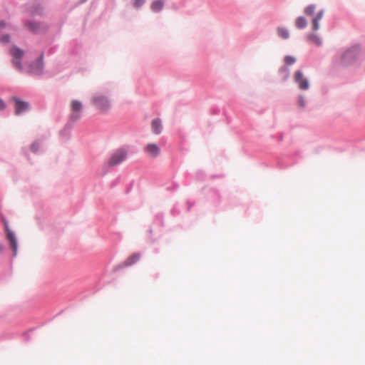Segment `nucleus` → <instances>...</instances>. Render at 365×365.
<instances>
[{
  "instance_id": "6",
  "label": "nucleus",
  "mask_w": 365,
  "mask_h": 365,
  "mask_svg": "<svg viewBox=\"0 0 365 365\" xmlns=\"http://www.w3.org/2000/svg\"><path fill=\"white\" fill-rule=\"evenodd\" d=\"M10 100L14 104V113L16 115H21L31 109L29 102L23 100L19 96H13Z\"/></svg>"
},
{
  "instance_id": "8",
  "label": "nucleus",
  "mask_w": 365,
  "mask_h": 365,
  "mask_svg": "<svg viewBox=\"0 0 365 365\" xmlns=\"http://www.w3.org/2000/svg\"><path fill=\"white\" fill-rule=\"evenodd\" d=\"M11 55L12 56L13 64L20 71H22L24 69L22 61L25 55V51L14 44L10 49Z\"/></svg>"
},
{
  "instance_id": "38",
  "label": "nucleus",
  "mask_w": 365,
  "mask_h": 365,
  "mask_svg": "<svg viewBox=\"0 0 365 365\" xmlns=\"http://www.w3.org/2000/svg\"><path fill=\"white\" fill-rule=\"evenodd\" d=\"M121 180V176L118 175L114 180L110 182V187L113 188L117 186Z\"/></svg>"
},
{
  "instance_id": "24",
  "label": "nucleus",
  "mask_w": 365,
  "mask_h": 365,
  "mask_svg": "<svg viewBox=\"0 0 365 365\" xmlns=\"http://www.w3.org/2000/svg\"><path fill=\"white\" fill-rule=\"evenodd\" d=\"M42 13V8L40 4H33L30 9V14L32 16L36 15H41Z\"/></svg>"
},
{
  "instance_id": "12",
  "label": "nucleus",
  "mask_w": 365,
  "mask_h": 365,
  "mask_svg": "<svg viewBox=\"0 0 365 365\" xmlns=\"http://www.w3.org/2000/svg\"><path fill=\"white\" fill-rule=\"evenodd\" d=\"M294 81L298 84L301 90L307 91L310 88L309 80L304 76L302 70H297L294 73Z\"/></svg>"
},
{
  "instance_id": "27",
  "label": "nucleus",
  "mask_w": 365,
  "mask_h": 365,
  "mask_svg": "<svg viewBox=\"0 0 365 365\" xmlns=\"http://www.w3.org/2000/svg\"><path fill=\"white\" fill-rule=\"evenodd\" d=\"M38 329V327H31L30 329H29L27 331H25L22 333V336L24 337V341L26 342H29L31 340V334H32L35 330H36Z\"/></svg>"
},
{
  "instance_id": "5",
  "label": "nucleus",
  "mask_w": 365,
  "mask_h": 365,
  "mask_svg": "<svg viewBox=\"0 0 365 365\" xmlns=\"http://www.w3.org/2000/svg\"><path fill=\"white\" fill-rule=\"evenodd\" d=\"M44 56L45 51H42L38 56L30 63L28 70L30 75L40 76L43 73L45 68Z\"/></svg>"
},
{
  "instance_id": "2",
  "label": "nucleus",
  "mask_w": 365,
  "mask_h": 365,
  "mask_svg": "<svg viewBox=\"0 0 365 365\" xmlns=\"http://www.w3.org/2000/svg\"><path fill=\"white\" fill-rule=\"evenodd\" d=\"M128 150L126 147L122 146L116 149L111 155L108 160L102 166V176L107 175L110 168L118 165L128 158Z\"/></svg>"
},
{
  "instance_id": "7",
  "label": "nucleus",
  "mask_w": 365,
  "mask_h": 365,
  "mask_svg": "<svg viewBox=\"0 0 365 365\" xmlns=\"http://www.w3.org/2000/svg\"><path fill=\"white\" fill-rule=\"evenodd\" d=\"M92 103L100 112H107L111 107L109 98L102 94L93 95Z\"/></svg>"
},
{
  "instance_id": "42",
  "label": "nucleus",
  "mask_w": 365,
  "mask_h": 365,
  "mask_svg": "<svg viewBox=\"0 0 365 365\" xmlns=\"http://www.w3.org/2000/svg\"><path fill=\"white\" fill-rule=\"evenodd\" d=\"M178 187H179L178 183L173 182V184L171 187H168V190L173 192V191L176 190L178 188Z\"/></svg>"
},
{
  "instance_id": "31",
  "label": "nucleus",
  "mask_w": 365,
  "mask_h": 365,
  "mask_svg": "<svg viewBox=\"0 0 365 365\" xmlns=\"http://www.w3.org/2000/svg\"><path fill=\"white\" fill-rule=\"evenodd\" d=\"M64 312V309H62L59 312H58L53 317L51 318V319H48V320H46L45 322L39 324L36 327L40 328L46 324H47L48 323H50L51 322H52L53 320V319L59 315H61L63 312Z\"/></svg>"
},
{
  "instance_id": "53",
  "label": "nucleus",
  "mask_w": 365,
  "mask_h": 365,
  "mask_svg": "<svg viewBox=\"0 0 365 365\" xmlns=\"http://www.w3.org/2000/svg\"><path fill=\"white\" fill-rule=\"evenodd\" d=\"M150 241L151 243H154L155 242V240L153 239V238H150Z\"/></svg>"
},
{
  "instance_id": "20",
  "label": "nucleus",
  "mask_w": 365,
  "mask_h": 365,
  "mask_svg": "<svg viewBox=\"0 0 365 365\" xmlns=\"http://www.w3.org/2000/svg\"><path fill=\"white\" fill-rule=\"evenodd\" d=\"M295 24L297 29H304L307 26L308 22L304 16H299L297 18Z\"/></svg>"
},
{
  "instance_id": "29",
  "label": "nucleus",
  "mask_w": 365,
  "mask_h": 365,
  "mask_svg": "<svg viewBox=\"0 0 365 365\" xmlns=\"http://www.w3.org/2000/svg\"><path fill=\"white\" fill-rule=\"evenodd\" d=\"M11 41V36L9 34H4L0 36V42L4 44L9 43Z\"/></svg>"
},
{
  "instance_id": "40",
  "label": "nucleus",
  "mask_w": 365,
  "mask_h": 365,
  "mask_svg": "<svg viewBox=\"0 0 365 365\" xmlns=\"http://www.w3.org/2000/svg\"><path fill=\"white\" fill-rule=\"evenodd\" d=\"M21 152H22V153L24 154V155L27 158V160H28L29 161H30V155H29V150H28V149H27V148H23L21 149Z\"/></svg>"
},
{
  "instance_id": "18",
  "label": "nucleus",
  "mask_w": 365,
  "mask_h": 365,
  "mask_svg": "<svg viewBox=\"0 0 365 365\" xmlns=\"http://www.w3.org/2000/svg\"><path fill=\"white\" fill-rule=\"evenodd\" d=\"M145 150L153 158H156L160 153V148L156 143H148L145 147Z\"/></svg>"
},
{
  "instance_id": "48",
  "label": "nucleus",
  "mask_w": 365,
  "mask_h": 365,
  "mask_svg": "<svg viewBox=\"0 0 365 365\" xmlns=\"http://www.w3.org/2000/svg\"><path fill=\"white\" fill-rule=\"evenodd\" d=\"M279 142H281L283 140V133H280L279 137H278V140H277Z\"/></svg>"
},
{
  "instance_id": "22",
  "label": "nucleus",
  "mask_w": 365,
  "mask_h": 365,
  "mask_svg": "<svg viewBox=\"0 0 365 365\" xmlns=\"http://www.w3.org/2000/svg\"><path fill=\"white\" fill-rule=\"evenodd\" d=\"M279 73L282 76V81L284 82L287 81L290 76L289 67H287V66L284 65L282 66L279 68Z\"/></svg>"
},
{
  "instance_id": "54",
  "label": "nucleus",
  "mask_w": 365,
  "mask_h": 365,
  "mask_svg": "<svg viewBox=\"0 0 365 365\" xmlns=\"http://www.w3.org/2000/svg\"><path fill=\"white\" fill-rule=\"evenodd\" d=\"M61 31V28L60 27L59 29H58V34H60Z\"/></svg>"
},
{
  "instance_id": "47",
  "label": "nucleus",
  "mask_w": 365,
  "mask_h": 365,
  "mask_svg": "<svg viewBox=\"0 0 365 365\" xmlns=\"http://www.w3.org/2000/svg\"><path fill=\"white\" fill-rule=\"evenodd\" d=\"M86 1H88V0H78L76 4L81 5V4L86 3Z\"/></svg>"
},
{
  "instance_id": "43",
  "label": "nucleus",
  "mask_w": 365,
  "mask_h": 365,
  "mask_svg": "<svg viewBox=\"0 0 365 365\" xmlns=\"http://www.w3.org/2000/svg\"><path fill=\"white\" fill-rule=\"evenodd\" d=\"M7 23L5 20H0V30L4 29L6 27Z\"/></svg>"
},
{
  "instance_id": "32",
  "label": "nucleus",
  "mask_w": 365,
  "mask_h": 365,
  "mask_svg": "<svg viewBox=\"0 0 365 365\" xmlns=\"http://www.w3.org/2000/svg\"><path fill=\"white\" fill-rule=\"evenodd\" d=\"M64 312V309H62L59 312H58L53 317L51 318V319H48V320H46L45 322L39 324L36 327L40 328L46 324H47L48 323H50L51 322H52L53 320V319L59 315H61L63 312Z\"/></svg>"
},
{
  "instance_id": "39",
  "label": "nucleus",
  "mask_w": 365,
  "mask_h": 365,
  "mask_svg": "<svg viewBox=\"0 0 365 365\" xmlns=\"http://www.w3.org/2000/svg\"><path fill=\"white\" fill-rule=\"evenodd\" d=\"M7 104L4 100L0 97V110H4L6 108Z\"/></svg>"
},
{
  "instance_id": "36",
  "label": "nucleus",
  "mask_w": 365,
  "mask_h": 365,
  "mask_svg": "<svg viewBox=\"0 0 365 365\" xmlns=\"http://www.w3.org/2000/svg\"><path fill=\"white\" fill-rule=\"evenodd\" d=\"M206 178L205 171L200 170L196 173V178L199 180H204Z\"/></svg>"
},
{
  "instance_id": "30",
  "label": "nucleus",
  "mask_w": 365,
  "mask_h": 365,
  "mask_svg": "<svg viewBox=\"0 0 365 365\" xmlns=\"http://www.w3.org/2000/svg\"><path fill=\"white\" fill-rule=\"evenodd\" d=\"M146 0H133L132 6L136 9H140L145 3Z\"/></svg>"
},
{
  "instance_id": "25",
  "label": "nucleus",
  "mask_w": 365,
  "mask_h": 365,
  "mask_svg": "<svg viewBox=\"0 0 365 365\" xmlns=\"http://www.w3.org/2000/svg\"><path fill=\"white\" fill-rule=\"evenodd\" d=\"M297 61V58L294 56L287 55L284 58V66L289 67L294 65Z\"/></svg>"
},
{
  "instance_id": "26",
  "label": "nucleus",
  "mask_w": 365,
  "mask_h": 365,
  "mask_svg": "<svg viewBox=\"0 0 365 365\" xmlns=\"http://www.w3.org/2000/svg\"><path fill=\"white\" fill-rule=\"evenodd\" d=\"M308 39L314 43H315L317 46H321L322 44V41L321 38L313 33H311L307 36Z\"/></svg>"
},
{
  "instance_id": "46",
  "label": "nucleus",
  "mask_w": 365,
  "mask_h": 365,
  "mask_svg": "<svg viewBox=\"0 0 365 365\" xmlns=\"http://www.w3.org/2000/svg\"><path fill=\"white\" fill-rule=\"evenodd\" d=\"M223 114L225 115L227 123H230V117L227 116L226 110H223Z\"/></svg>"
},
{
  "instance_id": "14",
  "label": "nucleus",
  "mask_w": 365,
  "mask_h": 365,
  "mask_svg": "<svg viewBox=\"0 0 365 365\" xmlns=\"http://www.w3.org/2000/svg\"><path fill=\"white\" fill-rule=\"evenodd\" d=\"M76 121H72L70 118H68V122L65 124L63 128L59 131V135L65 138L66 140H69L71 137V131L74 128V123Z\"/></svg>"
},
{
  "instance_id": "11",
  "label": "nucleus",
  "mask_w": 365,
  "mask_h": 365,
  "mask_svg": "<svg viewBox=\"0 0 365 365\" xmlns=\"http://www.w3.org/2000/svg\"><path fill=\"white\" fill-rule=\"evenodd\" d=\"M71 113L69 115V118L72 121H78L81 118L83 113V103L77 99H74L71 103Z\"/></svg>"
},
{
  "instance_id": "19",
  "label": "nucleus",
  "mask_w": 365,
  "mask_h": 365,
  "mask_svg": "<svg viewBox=\"0 0 365 365\" xmlns=\"http://www.w3.org/2000/svg\"><path fill=\"white\" fill-rule=\"evenodd\" d=\"M165 6V0H154L150 4V9L155 14L160 13Z\"/></svg>"
},
{
  "instance_id": "52",
  "label": "nucleus",
  "mask_w": 365,
  "mask_h": 365,
  "mask_svg": "<svg viewBox=\"0 0 365 365\" xmlns=\"http://www.w3.org/2000/svg\"><path fill=\"white\" fill-rule=\"evenodd\" d=\"M334 150H337L338 152H343L344 149H339V148H334Z\"/></svg>"
},
{
  "instance_id": "15",
  "label": "nucleus",
  "mask_w": 365,
  "mask_h": 365,
  "mask_svg": "<svg viewBox=\"0 0 365 365\" xmlns=\"http://www.w3.org/2000/svg\"><path fill=\"white\" fill-rule=\"evenodd\" d=\"M207 197L209 200L215 207L218 206L221 202V195L220 191L215 187H211L208 190Z\"/></svg>"
},
{
  "instance_id": "37",
  "label": "nucleus",
  "mask_w": 365,
  "mask_h": 365,
  "mask_svg": "<svg viewBox=\"0 0 365 365\" xmlns=\"http://www.w3.org/2000/svg\"><path fill=\"white\" fill-rule=\"evenodd\" d=\"M134 183H135V180H132L130 182V183L128 185H127L126 188L125 190V195L129 194L132 191L133 185H134Z\"/></svg>"
},
{
  "instance_id": "49",
  "label": "nucleus",
  "mask_w": 365,
  "mask_h": 365,
  "mask_svg": "<svg viewBox=\"0 0 365 365\" xmlns=\"http://www.w3.org/2000/svg\"><path fill=\"white\" fill-rule=\"evenodd\" d=\"M171 8L175 9V10H178V6L176 4L174 3V4H172Z\"/></svg>"
},
{
  "instance_id": "41",
  "label": "nucleus",
  "mask_w": 365,
  "mask_h": 365,
  "mask_svg": "<svg viewBox=\"0 0 365 365\" xmlns=\"http://www.w3.org/2000/svg\"><path fill=\"white\" fill-rule=\"evenodd\" d=\"M186 203L187 205V211L189 212L190 210V209L195 205V201H190V200H187Z\"/></svg>"
},
{
  "instance_id": "21",
  "label": "nucleus",
  "mask_w": 365,
  "mask_h": 365,
  "mask_svg": "<svg viewBox=\"0 0 365 365\" xmlns=\"http://www.w3.org/2000/svg\"><path fill=\"white\" fill-rule=\"evenodd\" d=\"M277 35L282 39H288L290 36L289 30L285 27H277Z\"/></svg>"
},
{
  "instance_id": "16",
  "label": "nucleus",
  "mask_w": 365,
  "mask_h": 365,
  "mask_svg": "<svg viewBox=\"0 0 365 365\" xmlns=\"http://www.w3.org/2000/svg\"><path fill=\"white\" fill-rule=\"evenodd\" d=\"M324 14V9H321L319 11H317V14L313 17L312 19V30L316 32L320 28V20L323 18Z\"/></svg>"
},
{
  "instance_id": "3",
  "label": "nucleus",
  "mask_w": 365,
  "mask_h": 365,
  "mask_svg": "<svg viewBox=\"0 0 365 365\" xmlns=\"http://www.w3.org/2000/svg\"><path fill=\"white\" fill-rule=\"evenodd\" d=\"M361 46L356 43L346 48L341 56V63L344 66H351L358 61L360 56Z\"/></svg>"
},
{
  "instance_id": "51",
  "label": "nucleus",
  "mask_w": 365,
  "mask_h": 365,
  "mask_svg": "<svg viewBox=\"0 0 365 365\" xmlns=\"http://www.w3.org/2000/svg\"><path fill=\"white\" fill-rule=\"evenodd\" d=\"M322 148V147H319V148H316L314 150L315 153H319Z\"/></svg>"
},
{
  "instance_id": "10",
  "label": "nucleus",
  "mask_w": 365,
  "mask_h": 365,
  "mask_svg": "<svg viewBox=\"0 0 365 365\" xmlns=\"http://www.w3.org/2000/svg\"><path fill=\"white\" fill-rule=\"evenodd\" d=\"M140 253L139 252L133 253L130 256L127 257L123 262L119 263L115 267H114L112 270V272L117 273L126 267H131L132 265L135 264L140 260Z\"/></svg>"
},
{
  "instance_id": "35",
  "label": "nucleus",
  "mask_w": 365,
  "mask_h": 365,
  "mask_svg": "<svg viewBox=\"0 0 365 365\" xmlns=\"http://www.w3.org/2000/svg\"><path fill=\"white\" fill-rule=\"evenodd\" d=\"M58 48V45H54V46H52L51 47H50L46 52V56H51V55L54 54L57 51Z\"/></svg>"
},
{
  "instance_id": "33",
  "label": "nucleus",
  "mask_w": 365,
  "mask_h": 365,
  "mask_svg": "<svg viewBox=\"0 0 365 365\" xmlns=\"http://www.w3.org/2000/svg\"><path fill=\"white\" fill-rule=\"evenodd\" d=\"M298 105L302 108H304L306 106V100L302 94L298 96Z\"/></svg>"
},
{
  "instance_id": "1",
  "label": "nucleus",
  "mask_w": 365,
  "mask_h": 365,
  "mask_svg": "<svg viewBox=\"0 0 365 365\" xmlns=\"http://www.w3.org/2000/svg\"><path fill=\"white\" fill-rule=\"evenodd\" d=\"M1 220L4 225V229L6 235V240H7L9 247L11 250V256L9 259V269L11 272L14 264V260L18 255L19 252V240L14 230L9 226V221L5 216L2 215Z\"/></svg>"
},
{
  "instance_id": "44",
  "label": "nucleus",
  "mask_w": 365,
  "mask_h": 365,
  "mask_svg": "<svg viewBox=\"0 0 365 365\" xmlns=\"http://www.w3.org/2000/svg\"><path fill=\"white\" fill-rule=\"evenodd\" d=\"M220 113V108L218 107H212L211 108V113L215 115V114H218Z\"/></svg>"
},
{
  "instance_id": "13",
  "label": "nucleus",
  "mask_w": 365,
  "mask_h": 365,
  "mask_svg": "<svg viewBox=\"0 0 365 365\" xmlns=\"http://www.w3.org/2000/svg\"><path fill=\"white\" fill-rule=\"evenodd\" d=\"M157 227H160L159 232L161 234L162 228L165 227V220H164V213L163 212H158L155 214L154 217V220L153 221L152 225L150 227L148 230V232L150 235L153 234V229H155Z\"/></svg>"
},
{
  "instance_id": "23",
  "label": "nucleus",
  "mask_w": 365,
  "mask_h": 365,
  "mask_svg": "<svg viewBox=\"0 0 365 365\" xmlns=\"http://www.w3.org/2000/svg\"><path fill=\"white\" fill-rule=\"evenodd\" d=\"M43 144V141L41 140H34L30 146L31 151L34 153H38L40 148H41Z\"/></svg>"
},
{
  "instance_id": "50",
  "label": "nucleus",
  "mask_w": 365,
  "mask_h": 365,
  "mask_svg": "<svg viewBox=\"0 0 365 365\" xmlns=\"http://www.w3.org/2000/svg\"><path fill=\"white\" fill-rule=\"evenodd\" d=\"M4 252V247L0 244V254H3Z\"/></svg>"
},
{
  "instance_id": "34",
  "label": "nucleus",
  "mask_w": 365,
  "mask_h": 365,
  "mask_svg": "<svg viewBox=\"0 0 365 365\" xmlns=\"http://www.w3.org/2000/svg\"><path fill=\"white\" fill-rule=\"evenodd\" d=\"M180 213V210L178 207V203H175L173 205V207L170 210V215L173 217L178 216Z\"/></svg>"
},
{
  "instance_id": "45",
  "label": "nucleus",
  "mask_w": 365,
  "mask_h": 365,
  "mask_svg": "<svg viewBox=\"0 0 365 365\" xmlns=\"http://www.w3.org/2000/svg\"><path fill=\"white\" fill-rule=\"evenodd\" d=\"M224 176L223 174H220V175H211V178L212 179H215V178H222Z\"/></svg>"
},
{
  "instance_id": "17",
  "label": "nucleus",
  "mask_w": 365,
  "mask_h": 365,
  "mask_svg": "<svg viewBox=\"0 0 365 365\" xmlns=\"http://www.w3.org/2000/svg\"><path fill=\"white\" fill-rule=\"evenodd\" d=\"M151 128L155 135H160L162 133L163 124L160 118H155L152 120Z\"/></svg>"
},
{
  "instance_id": "28",
  "label": "nucleus",
  "mask_w": 365,
  "mask_h": 365,
  "mask_svg": "<svg viewBox=\"0 0 365 365\" xmlns=\"http://www.w3.org/2000/svg\"><path fill=\"white\" fill-rule=\"evenodd\" d=\"M315 9H316V5L314 4H311L308 5L304 9V13L307 16H313L315 12Z\"/></svg>"
},
{
  "instance_id": "4",
  "label": "nucleus",
  "mask_w": 365,
  "mask_h": 365,
  "mask_svg": "<svg viewBox=\"0 0 365 365\" xmlns=\"http://www.w3.org/2000/svg\"><path fill=\"white\" fill-rule=\"evenodd\" d=\"M24 26L34 35H45L49 30L50 26L43 21L29 20Z\"/></svg>"
},
{
  "instance_id": "9",
  "label": "nucleus",
  "mask_w": 365,
  "mask_h": 365,
  "mask_svg": "<svg viewBox=\"0 0 365 365\" xmlns=\"http://www.w3.org/2000/svg\"><path fill=\"white\" fill-rule=\"evenodd\" d=\"M296 158L302 159L303 157L301 151L296 150L294 153L279 159L277 161V167L279 169H287L292 167L297 163V160L295 159Z\"/></svg>"
}]
</instances>
